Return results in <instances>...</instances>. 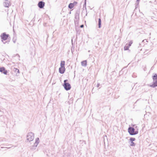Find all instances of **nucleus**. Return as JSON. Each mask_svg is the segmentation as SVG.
<instances>
[{
    "mask_svg": "<svg viewBox=\"0 0 157 157\" xmlns=\"http://www.w3.org/2000/svg\"><path fill=\"white\" fill-rule=\"evenodd\" d=\"M1 41L4 44L7 43L8 44L10 42V40L4 42V41L7 40L9 37H10V35L9 34H7L6 33L4 32L2 33L0 35Z\"/></svg>",
    "mask_w": 157,
    "mask_h": 157,
    "instance_id": "obj_1",
    "label": "nucleus"
},
{
    "mask_svg": "<svg viewBox=\"0 0 157 157\" xmlns=\"http://www.w3.org/2000/svg\"><path fill=\"white\" fill-rule=\"evenodd\" d=\"M152 78L153 82L152 84L150 85V86L154 88L157 86V74L156 73H153Z\"/></svg>",
    "mask_w": 157,
    "mask_h": 157,
    "instance_id": "obj_2",
    "label": "nucleus"
},
{
    "mask_svg": "<svg viewBox=\"0 0 157 157\" xmlns=\"http://www.w3.org/2000/svg\"><path fill=\"white\" fill-rule=\"evenodd\" d=\"M138 129L135 131L134 128L129 126L128 128V132L131 135H134L137 134L138 133Z\"/></svg>",
    "mask_w": 157,
    "mask_h": 157,
    "instance_id": "obj_3",
    "label": "nucleus"
},
{
    "mask_svg": "<svg viewBox=\"0 0 157 157\" xmlns=\"http://www.w3.org/2000/svg\"><path fill=\"white\" fill-rule=\"evenodd\" d=\"M68 81L67 79L64 80L63 83V86L64 87V89L67 91L70 90L71 88L70 84L67 82Z\"/></svg>",
    "mask_w": 157,
    "mask_h": 157,
    "instance_id": "obj_4",
    "label": "nucleus"
},
{
    "mask_svg": "<svg viewBox=\"0 0 157 157\" xmlns=\"http://www.w3.org/2000/svg\"><path fill=\"white\" fill-rule=\"evenodd\" d=\"M34 134L32 132H30L28 133L26 137L28 141L30 142L32 141L34 139Z\"/></svg>",
    "mask_w": 157,
    "mask_h": 157,
    "instance_id": "obj_5",
    "label": "nucleus"
},
{
    "mask_svg": "<svg viewBox=\"0 0 157 157\" xmlns=\"http://www.w3.org/2000/svg\"><path fill=\"white\" fill-rule=\"evenodd\" d=\"M45 5V2L42 1H40L39 2L38 6L39 7L40 9L43 8Z\"/></svg>",
    "mask_w": 157,
    "mask_h": 157,
    "instance_id": "obj_6",
    "label": "nucleus"
},
{
    "mask_svg": "<svg viewBox=\"0 0 157 157\" xmlns=\"http://www.w3.org/2000/svg\"><path fill=\"white\" fill-rule=\"evenodd\" d=\"M0 72L5 75H6L8 72L7 71L4 67H0Z\"/></svg>",
    "mask_w": 157,
    "mask_h": 157,
    "instance_id": "obj_7",
    "label": "nucleus"
},
{
    "mask_svg": "<svg viewBox=\"0 0 157 157\" xmlns=\"http://www.w3.org/2000/svg\"><path fill=\"white\" fill-rule=\"evenodd\" d=\"M80 11L79 10L76 11V12L75 14V19L74 20L79 21V15Z\"/></svg>",
    "mask_w": 157,
    "mask_h": 157,
    "instance_id": "obj_8",
    "label": "nucleus"
},
{
    "mask_svg": "<svg viewBox=\"0 0 157 157\" xmlns=\"http://www.w3.org/2000/svg\"><path fill=\"white\" fill-rule=\"evenodd\" d=\"M10 4V2L8 0H4L3 2V5L4 7H9Z\"/></svg>",
    "mask_w": 157,
    "mask_h": 157,
    "instance_id": "obj_9",
    "label": "nucleus"
},
{
    "mask_svg": "<svg viewBox=\"0 0 157 157\" xmlns=\"http://www.w3.org/2000/svg\"><path fill=\"white\" fill-rule=\"evenodd\" d=\"M65 67H60L59 68V72L61 74H63L65 71Z\"/></svg>",
    "mask_w": 157,
    "mask_h": 157,
    "instance_id": "obj_10",
    "label": "nucleus"
},
{
    "mask_svg": "<svg viewBox=\"0 0 157 157\" xmlns=\"http://www.w3.org/2000/svg\"><path fill=\"white\" fill-rule=\"evenodd\" d=\"M13 71L16 73V75L17 76L19 75V70L17 68H14L13 69Z\"/></svg>",
    "mask_w": 157,
    "mask_h": 157,
    "instance_id": "obj_11",
    "label": "nucleus"
},
{
    "mask_svg": "<svg viewBox=\"0 0 157 157\" xmlns=\"http://www.w3.org/2000/svg\"><path fill=\"white\" fill-rule=\"evenodd\" d=\"M75 29L76 32V35H79L81 32L79 27H75Z\"/></svg>",
    "mask_w": 157,
    "mask_h": 157,
    "instance_id": "obj_12",
    "label": "nucleus"
},
{
    "mask_svg": "<svg viewBox=\"0 0 157 157\" xmlns=\"http://www.w3.org/2000/svg\"><path fill=\"white\" fill-rule=\"evenodd\" d=\"M101 19L100 18H99L98 19V28H100L101 27Z\"/></svg>",
    "mask_w": 157,
    "mask_h": 157,
    "instance_id": "obj_13",
    "label": "nucleus"
},
{
    "mask_svg": "<svg viewBox=\"0 0 157 157\" xmlns=\"http://www.w3.org/2000/svg\"><path fill=\"white\" fill-rule=\"evenodd\" d=\"M39 143V139L38 137H37L36 138V140H35V142L34 144H35V145H36V146H37L38 144Z\"/></svg>",
    "mask_w": 157,
    "mask_h": 157,
    "instance_id": "obj_14",
    "label": "nucleus"
},
{
    "mask_svg": "<svg viewBox=\"0 0 157 157\" xmlns=\"http://www.w3.org/2000/svg\"><path fill=\"white\" fill-rule=\"evenodd\" d=\"M81 65L82 66L86 67L87 65V61L86 60H83L81 62Z\"/></svg>",
    "mask_w": 157,
    "mask_h": 157,
    "instance_id": "obj_15",
    "label": "nucleus"
},
{
    "mask_svg": "<svg viewBox=\"0 0 157 157\" xmlns=\"http://www.w3.org/2000/svg\"><path fill=\"white\" fill-rule=\"evenodd\" d=\"M71 44H72V47H71V51L72 52H73L74 51L75 49V46L74 45V43L73 42L72 40H71Z\"/></svg>",
    "mask_w": 157,
    "mask_h": 157,
    "instance_id": "obj_16",
    "label": "nucleus"
},
{
    "mask_svg": "<svg viewBox=\"0 0 157 157\" xmlns=\"http://www.w3.org/2000/svg\"><path fill=\"white\" fill-rule=\"evenodd\" d=\"M65 62L64 61H61L60 62V66L61 67H65Z\"/></svg>",
    "mask_w": 157,
    "mask_h": 157,
    "instance_id": "obj_17",
    "label": "nucleus"
},
{
    "mask_svg": "<svg viewBox=\"0 0 157 157\" xmlns=\"http://www.w3.org/2000/svg\"><path fill=\"white\" fill-rule=\"evenodd\" d=\"M75 27H78L79 21L74 20Z\"/></svg>",
    "mask_w": 157,
    "mask_h": 157,
    "instance_id": "obj_18",
    "label": "nucleus"
},
{
    "mask_svg": "<svg viewBox=\"0 0 157 157\" xmlns=\"http://www.w3.org/2000/svg\"><path fill=\"white\" fill-rule=\"evenodd\" d=\"M37 146L35 145V144H34V145L30 147V149L32 150H34L36 149V147Z\"/></svg>",
    "mask_w": 157,
    "mask_h": 157,
    "instance_id": "obj_19",
    "label": "nucleus"
},
{
    "mask_svg": "<svg viewBox=\"0 0 157 157\" xmlns=\"http://www.w3.org/2000/svg\"><path fill=\"white\" fill-rule=\"evenodd\" d=\"M68 8L70 9H71L74 7L73 4L72 3H70L68 6Z\"/></svg>",
    "mask_w": 157,
    "mask_h": 157,
    "instance_id": "obj_20",
    "label": "nucleus"
},
{
    "mask_svg": "<svg viewBox=\"0 0 157 157\" xmlns=\"http://www.w3.org/2000/svg\"><path fill=\"white\" fill-rule=\"evenodd\" d=\"M140 0H136V3L135 4V9H136L138 7Z\"/></svg>",
    "mask_w": 157,
    "mask_h": 157,
    "instance_id": "obj_21",
    "label": "nucleus"
},
{
    "mask_svg": "<svg viewBox=\"0 0 157 157\" xmlns=\"http://www.w3.org/2000/svg\"><path fill=\"white\" fill-rule=\"evenodd\" d=\"M136 145V144L133 142H130V145L131 146H135Z\"/></svg>",
    "mask_w": 157,
    "mask_h": 157,
    "instance_id": "obj_22",
    "label": "nucleus"
},
{
    "mask_svg": "<svg viewBox=\"0 0 157 157\" xmlns=\"http://www.w3.org/2000/svg\"><path fill=\"white\" fill-rule=\"evenodd\" d=\"M136 139L135 138L131 137L129 139L130 142H133L135 141Z\"/></svg>",
    "mask_w": 157,
    "mask_h": 157,
    "instance_id": "obj_23",
    "label": "nucleus"
},
{
    "mask_svg": "<svg viewBox=\"0 0 157 157\" xmlns=\"http://www.w3.org/2000/svg\"><path fill=\"white\" fill-rule=\"evenodd\" d=\"M129 46H125L124 47V50H128L129 48Z\"/></svg>",
    "mask_w": 157,
    "mask_h": 157,
    "instance_id": "obj_24",
    "label": "nucleus"
},
{
    "mask_svg": "<svg viewBox=\"0 0 157 157\" xmlns=\"http://www.w3.org/2000/svg\"><path fill=\"white\" fill-rule=\"evenodd\" d=\"M16 40H17V38H16V37H15V36H14L13 37V39H12V40H13V42L15 43H16Z\"/></svg>",
    "mask_w": 157,
    "mask_h": 157,
    "instance_id": "obj_25",
    "label": "nucleus"
},
{
    "mask_svg": "<svg viewBox=\"0 0 157 157\" xmlns=\"http://www.w3.org/2000/svg\"><path fill=\"white\" fill-rule=\"evenodd\" d=\"M83 8H85L86 9V0H85L84 3L83 5Z\"/></svg>",
    "mask_w": 157,
    "mask_h": 157,
    "instance_id": "obj_26",
    "label": "nucleus"
},
{
    "mask_svg": "<svg viewBox=\"0 0 157 157\" xmlns=\"http://www.w3.org/2000/svg\"><path fill=\"white\" fill-rule=\"evenodd\" d=\"M132 41H130L129 42V44H128V46H129V47H130L131 46V44H132Z\"/></svg>",
    "mask_w": 157,
    "mask_h": 157,
    "instance_id": "obj_27",
    "label": "nucleus"
},
{
    "mask_svg": "<svg viewBox=\"0 0 157 157\" xmlns=\"http://www.w3.org/2000/svg\"><path fill=\"white\" fill-rule=\"evenodd\" d=\"M72 3L73 4L74 6L75 5H76L77 4V2L76 1H74Z\"/></svg>",
    "mask_w": 157,
    "mask_h": 157,
    "instance_id": "obj_28",
    "label": "nucleus"
},
{
    "mask_svg": "<svg viewBox=\"0 0 157 157\" xmlns=\"http://www.w3.org/2000/svg\"><path fill=\"white\" fill-rule=\"evenodd\" d=\"M100 85V83H98L97 84V87H99V86Z\"/></svg>",
    "mask_w": 157,
    "mask_h": 157,
    "instance_id": "obj_29",
    "label": "nucleus"
},
{
    "mask_svg": "<svg viewBox=\"0 0 157 157\" xmlns=\"http://www.w3.org/2000/svg\"><path fill=\"white\" fill-rule=\"evenodd\" d=\"M84 27V25H82L80 26V27L81 28H82Z\"/></svg>",
    "mask_w": 157,
    "mask_h": 157,
    "instance_id": "obj_30",
    "label": "nucleus"
},
{
    "mask_svg": "<svg viewBox=\"0 0 157 157\" xmlns=\"http://www.w3.org/2000/svg\"><path fill=\"white\" fill-rule=\"evenodd\" d=\"M143 40L142 42H144V40Z\"/></svg>",
    "mask_w": 157,
    "mask_h": 157,
    "instance_id": "obj_31",
    "label": "nucleus"
},
{
    "mask_svg": "<svg viewBox=\"0 0 157 157\" xmlns=\"http://www.w3.org/2000/svg\"><path fill=\"white\" fill-rule=\"evenodd\" d=\"M135 126V125H133V126L134 127Z\"/></svg>",
    "mask_w": 157,
    "mask_h": 157,
    "instance_id": "obj_32",
    "label": "nucleus"
},
{
    "mask_svg": "<svg viewBox=\"0 0 157 157\" xmlns=\"http://www.w3.org/2000/svg\"><path fill=\"white\" fill-rule=\"evenodd\" d=\"M69 13V14H71V11Z\"/></svg>",
    "mask_w": 157,
    "mask_h": 157,
    "instance_id": "obj_33",
    "label": "nucleus"
},
{
    "mask_svg": "<svg viewBox=\"0 0 157 157\" xmlns=\"http://www.w3.org/2000/svg\"><path fill=\"white\" fill-rule=\"evenodd\" d=\"M137 126H136L135 127V128H137Z\"/></svg>",
    "mask_w": 157,
    "mask_h": 157,
    "instance_id": "obj_34",
    "label": "nucleus"
},
{
    "mask_svg": "<svg viewBox=\"0 0 157 157\" xmlns=\"http://www.w3.org/2000/svg\"><path fill=\"white\" fill-rule=\"evenodd\" d=\"M139 45H141V44H140Z\"/></svg>",
    "mask_w": 157,
    "mask_h": 157,
    "instance_id": "obj_35",
    "label": "nucleus"
},
{
    "mask_svg": "<svg viewBox=\"0 0 157 157\" xmlns=\"http://www.w3.org/2000/svg\"><path fill=\"white\" fill-rule=\"evenodd\" d=\"M17 55L19 57L20 56L19 55L17 54Z\"/></svg>",
    "mask_w": 157,
    "mask_h": 157,
    "instance_id": "obj_36",
    "label": "nucleus"
},
{
    "mask_svg": "<svg viewBox=\"0 0 157 157\" xmlns=\"http://www.w3.org/2000/svg\"><path fill=\"white\" fill-rule=\"evenodd\" d=\"M87 15V13H86V16Z\"/></svg>",
    "mask_w": 157,
    "mask_h": 157,
    "instance_id": "obj_37",
    "label": "nucleus"
}]
</instances>
